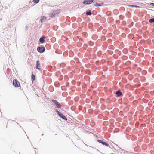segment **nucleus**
<instances>
[{
    "mask_svg": "<svg viewBox=\"0 0 154 154\" xmlns=\"http://www.w3.org/2000/svg\"><path fill=\"white\" fill-rule=\"evenodd\" d=\"M45 37L44 36L41 38L39 39V41L41 43H43L45 42Z\"/></svg>",
    "mask_w": 154,
    "mask_h": 154,
    "instance_id": "6e6552de",
    "label": "nucleus"
},
{
    "mask_svg": "<svg viewBox=\"0 0 154 154\" xmlns=\"http://www.w3.org/2000/svg\"><path fill=\"white\" fill-rule=\"evenodd\" d=\"M151 5H152L153 6H154V3H152L151 4Z\"/></svg>",
    "mask_w": 154,
    "mask_h": 154,
    "instance_id": "a211bd4d",
    "label": "nucleus"
},
{
    "mask_svg": "<svg viewBox=\"0 0 154 154\" xmlns=\"http://www.w3.org/2000/svg\"><path fill=\"white\" fill-rule=\"evenodd\" d=\"M13 85L15 87H18L20 86V83L17 80L14 79L13 81Z\"/></svg>",
    "mask_w": 154,
    "mask_h": 154,
    "instance_id": "f257e3e1",
    "label": "nucleus"
},
{
    "mask_svg": "<svg viewBox=\"0 0 154 154\" xmlns=\"http://www.w3.org/2000/svg\"><path fill=\"white\" fill-rule=\"evenodd\" d=\"M52 102L56 105L57 108H60V106L59 103L57 101L54 100H52Z\"/></svg>",
    "mask_w": 154,
    "mask_h": 154,
    "instance_id": "0eeeda50",
    "label": "nucleus"
},
{
    "mask_svg": "<svg viewBox=\"0 0 154 154\" xmlns=\"http://www.w3.org/2000/svg\"><path fill=\"white\" fill-rule=\"evenodd\" d=\"M135 7L138 8H140V7L139 6H135Z\"/></svg>",
    "mask_w": 154,
    "mask_h": 154,
    "instance_id": "6ab92c4d",
    "label": "nucleus"
},
{
    "mask_svg": "<svg viewBox=\"0 0 154 154\" xmlns=\"http://www.w3.org/2000/svg\"><path fill=\"white\" fill-rule=\"evenodd\" d=\"M86 14L87 15H91L92 14H91V11H87L86 12Z\"/></svg>",
    "mask_w": 154,
    "mask_h": 154,
    "instance_id": "f8f14e48",
    "label": "nucleus"
},
{
    "mask_svg": "<svg viewBox=\"0 0 154 154\" xmlns=\"http://www.w3.org/2000/svg\"><path fill=\"white\" fill-rule=\"evenodd\" d=\"M135 6H136V5H130L129 6V7H135Z\"/></svg>",
    "mask_w": 154,
    "mask_h": 154,
    "instance_id": "f3484780",
    "label": "nucleus"
},
{
    "mask_svg": "<svg viewBox=\"0 0 154 154\" xmlns=\"http://www.w3.org/2000/svg\"><path fill=\"white\" fill-rule=\"evenodd\" d=\"M116 94L118 96H119L122 94V93L120 91H118L116 92Z\"/></svg>",
    "mask_w": 154,
    "mask_h": 154,
    "instance_id": "9b49d317",
    "label": "nucleus"
},
{
    "mask_svg": "<svg viewBox=\"0 0 154 154\" xmlns=\"http://www.w3.org/2000/svg\"><path fill=\"white\" fill-rule=\"evenodd\" d=\"M31 77H32V82H33V81L35 80V76L33 74H32L31 75Z\"/></svg>",
    "mask_w": 154,
    "mask_h": 154,
    "instance_id": "9d476101",
    "label": "nucleus"
},
{
    "mask_svg": "<svg viewBox=\"0 0 154 154\" xmlns=\"http://www.w3.org/2000/svg\"><path fill=\"white\" fill-rule=\"evenodd\" d=\"M94 5L95 6H100V4L98 3L97 2L94 3Z\"/></svg>",
    "mask_w": 154,
    "mask_h": 154,
    "instance_id": "4468645a",
    "label": "nucleus"
},
{
    "mask_svg": "<svg viewBox=\"0 0 154 154\" xmlns=\"http://www.w3.org/2000/svg\"><path fill=\"white\" fill-rule=\"evenodd\" d=\"M94 0H84L83 3L85 5L89 4L93 2Z\"/></svg>",
    "mask_w": 154,
    "mask_h": 154,
    "instance_id": "20e7f679",
    "label": "nucleus"
},
{
    "mask_svg": "<svg viewBox=\"0 0 154 154\" xmlns=\"http://www.w3.org/2000/svg\"><path fill=\"white\" fill-rule=\"evenodd\" d=\"M55 13L56 12H53L51 14H50V17H53L55 15Z\"/></svg>",
    "mask_w": 154,
    "mask_h": 154,
    "instance_id": "ddd939ff",
    "label": "nucleus"
},
{
    "mask_svg": "<svg viewBox=\"0 0 154 154\" xmlns=\"http://www.w3.org/2000/svg\"><path fill=\"white\" fill-rule=\"evenodd\" d=\"M33 1L35 3H38L39 2V0H33Z\"/></svg>",
    "mask_w": 154,
    "mask_h": 154,
    "instance_id": "dca6fc26",
    "label": "nucleus"
},
{
    "mask_svg": "<svg viewBox=\"0 0 154 154\" xmlns=\"http://www.w3.org/2000/svg\"><path fill=\"white\" fill-rule=\"evenodd\" d=\"M46 17L45 16H42L41 17L40 20L42 22H43L46 20Z\"/></svg>",
    "mask_w": 154,
    "mask_h": 154,
    "instance_id": "1a4fd4ad",
    "label": "nucleus"
},
{
    "mask_svg": "<svg viewBox=\"0 0 154 154\" xmlns=\"http://www.w3.org/2000/svg\"><path fill=\"white\" fill-rule=\"evenodd\" d=\"M149 22L150 23L154 22V18L149 19Z\"/></svg>",
    "mask_w": 154,
    "mask_h": 154,
    "instance_id": "2eb2a0df",
    "label": "nucleus"
},
{
    "mask_svg": "<svg viewBox=\"0 0 154 154\" xmlns=\"http://www.w3.org/2000/svg\"><path fill=\"white\" fill-rule=\"evenodd\" d=\"M97 141L101 143V144H103V145H105L106 146H108L109 145L108 143H107L106 142H104L103 140H97Z\"/></svg>",
    "mask_w": 154,
    "mask_h": 154,
    "instance_id": "423d86ee",
    "label": "nucleus"
},
{
    "mask_svg": "<svg viewBox=\"0 0 154 154\" xmlns=\"http://www.w3.org/2000/svg\"><path fill=\"white\" fill-rule=\"evenodd\" d=\"M37 51L40 53H42L45 51V48L44 47H39L37 48Z\"/></svg>",
    "mask_w": 154,
    "mask_h": 154,
    "instance_id": "f03ea898",
    "label": "nucleus"
},
{
    "mask_svg": "<svg viewBox=\"0 0 154 154\" xmlns=\"http://www.w3.org/2000/svg\"><path fill=\"white\" fill-rule=\"evenodd\" d=\"M57 112L59 115V116L61 117L62 119H64V120H67V119L66 117L64 116L63 114L61 113L59 111H57Z\"/></svg>",
    "mask_w": 154,
    "mask_h": 154,
    "instance_id": "7ed1b4c3",
    "label": "nucleus"
},
{
    "mask_svg": "<svg viewBox=\"0 0 154 154\" xmlns=\"http://www.w3.org/2000/svg\"><path fill=\"white\" fill-rule=\"evenodd\" d=\"M36 68L37 69L40 70L41 68L40 63L39 61L38 60L36 62Z\"/></svg>",
    "mask_w": 154,
    "mask_h": 154,
    "instance_id": "39448f33",
    "label": "nucleus"
}]
</instances>
